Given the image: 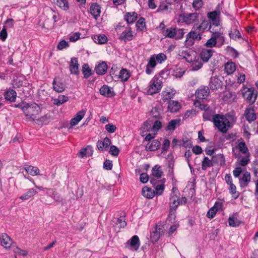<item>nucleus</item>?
Returning <instances> with one entry per match:
<instances>
[{
    "mask_svg": "<svg viewBox=\"0 0 258 258\" xmlns=\"http://www.w3.org/2000/svg\"><path fill=\"white\" fill-rule=\"evenodd\" d=\"M210 91L208 87L202 86L199 88L196 92V97L200 100L207 98L209 95Z\"/></svg>",
    "mask_w": 258,
    "mask_h": 258,
    "instance_id": "nucleus-10",
    "label": "nucleus"
},
{
    "mask_svg": "<svg viewBox=\"0 0 258 258\" xmlns=\"http://www.w3.org/2000/svg\"><path fill=\"white\" fill-rule=\"evenodd\" d=\"M229 35L230 38L234 40L241 37L238 28H231L229 31Z\"/></svg>",
    "mask_w": 258,
    "mask_h": 258,
    "instance_id": "nucleus-41",
    "label": "nucleus"
},
{
    "mask_svg": "<svg viewBox=\"0 0 258 258\" xmlns=\"http://www.w3.org/2000/svg\"><path fill=\"white\" fill-rule=\"evenodd\" d=\"M201 16H202L201 14L195 12L180 15V17L182 18L183 22L187 25H190L194 23H198Z\"/></svg>",
    "mask_w": 258,
    "mask_h": 258,
    "instance_id": "nucleus-7",
    "label": "nucleus"
},
{
    "mask_svg": "<svg viewBox=\"0 0 258 258\" xmlns=\"http://www.w3.org/2000/svg\"><path fill=\"white\" fill-rule=\"evenodd\" d=\"M24 169L26 171L27 173L30 174L32 176L39 175L41 176H44L45 178H47V175L46 174H40V170L37 167L33 166L31 165H25Z\"/></svg>",
    "mask_w": 258,
    "mask_h": 258,
    "instance_id": "nucleus-17",
    "label": "nucleus"
},
{
    "mask_svg": "<svg viewBox=\"0 0 258 258\" xmlns=\"http://www.w3.org/2000/svg\"><path fill=\"white\" fill-rule=\"evenodd\" d=\"M138 18V14L135 12H126L124 15V20L127 22V25L133 24Z\"/></svg>",
    "mask_w": 258,
    "mask_h": 258,
    "instance_id": "nucleus-22",
    "label": "nucleus"
},
{
    "mask_svg": "<svg viewBox=\"0 0 258 258\" xmlns=\"http://www.w3.org/2000/svg\"><path fill=\"white\" fill-rule=\"evenodd\" d=\"M140 245V240L137 235L133 236L126 243V247L134 250H137Z\"/></svg>",
    "mask_w": 258,
    "mask_h": 258,
    "instance_id": "nucleus-9",
    "label": "nucleus"
},
{
    "mask_svg": "<svg viewBox=\"0 0 258 258\" xmlns=\"http://www.w3.org/2000/svg\"><path fill=\"white\" fill-rule=\"evenodd\" d=\"M155 60L158 61V62L161 63L164 60H165L167 58V57L165 54L163 53H160L155 55Z\"/></svg>",
    "mask_w": 258,
    "mask_h": 258,
    "instance_id": "nucleus-62",
    "label": "nucleus"
},
{
    "mask_svg": "<svg viewBox=\"0 0 258 258\" xmlns=\"http://www.w3.org/2000/svg\"><path fill=\"white\" fill-rule=\"evenodd\" d=\"M82 72L86 79L88 78L92 75V70L87 63L83 64L82 67Z\"/></svg>",
    "mask_w": 258,
    "mask_h": 258,
    "instance_id": "nucleus-49",
    "label": "nucleus"
},
{
    "mask_svg": "<svg viewBox=\"0 0 258 258\" xmlns=\"http://www.w3.org/2000/svg\"><path fill=\"white\" fill-rule=\"evenodd\" d=\"M92 154V147L91 146H88L86 148L82 149L78 153V155L80 158H84L86 156H90Z\"/></svg>",
    "mask_w": 258,
    "mask_h": 258,
    "instance_id": "nucleus-29",
    "label": "nucleus"
},
{
    "mask_svg": "<svg viewBox=\"0 0 258 258\" xmlns=\"http://www.w3.org/2000/svg\"><path fill=\"white\" fill-rule=\"evenodd\" d=\"M99 91L101 95L107 98L112 97L115 95L113 88L109 87L107 85L102 86L100 88Z\"/></svg>",
    "mask_w": 258,
    "mask_h": 258,
    "instance_id": "nucleus-11",
    "label": "nucleus"
},
{
    "mask_svg": "<svg viewBox=\"0 0 258 258\" xmlns=\"http://www.w3.org/2000/svg\"><path fill=\"white\" fill-rule=\"evenodd\" d=\"M240 221L238 219H235L233 217H229L228 219V223L230 226L237 227L240 224Z\"/></svg>",
    "mask_w": 258,
    "mask_h": 258,
    "instance_id": "nucleus-59",
    "label": "nucleus"
},
{
    "mask_svg": "<svg viewBox=\"0 0 258 258\" xmlns=\"http://www.w3.org/2000/svg\"><path fill=\"white\" fill-rule=\"evenodd\" d=\"M37 193L38 192L36 189L33 188H29L25 194L22 195L19 198L23 201L27 200L30 199V198L33 197L35 195L37 194Z\"/></svg>",
    "mask_w": 258,
    "mask_h": 258,
    "instance_id": "nucleus-30",
    "label": "nucleus"
},
{
    "mask_svg": "<svg viewBox=\"0 0 258 258\" xmlns=\"http://www.w3.org/2000/svg\"><path fill=\"white\" fill-rule=\"evenodd\" d=\"M180 119H172L169 122L168 125L166 127V130L167 131H174L177 125L180 124Z\"/></svg>",
    "mask_w": 258,
    "mask_h": 258,
    "instance_id": "nucleus-42",
    "label": "nucleus"
},
{
    "mask_svg": "<svg viewBox=\"0 0 258 258\" xmlns=\"http://www.w3.org/2000/svg\"><path fill=\"white\" fill-rule=\"evenodd\" d=\"M162 119H157L154 123L153 125V130L154 131H159L162 126Z\"/></svg>",
    "mask_w": 258,
    "mask_h": 258,
    "instance_id": "nucleus-63",
    "label": "nucleus"
},
{
    "mask_svg": "<svg viewBox=\"0 0 258 258\" xmlns=\"http://www.w3.org/2000/svg\"><path fill=\"white\" fill-rule=\"evenodd\" d=\"M47 190V191L46 192V194L48 196L51 197L53 199V200L57 202H62V199L59 196H58L57 193L55 192L53 189L51 188H46Z\"/></svg>",
    "mask_w": 258,
    "mask_h": 258,
    "instance_id": "nucleus-37",
    "label": "nucleus"
},
{
    "mask_svg": "<svg viewBox=\"0 0 258 258\" xmlns=\"http://www.w3.org/2000/svg\"><path fill=\"white\" fill-rule=\"evenodd\" d=\"M162 87V81L158 77L155 76L151 80L149 83L148 93L149 95H153L157 93L161 90Z\"/></svg>",
    "mask_w": 258,
    "mask_h": 258,
    "instance_id": "nucleus-5",
    "label": "nucleus"
},
{
    "mask_svg": "<svg viewBox=\"0 0 258 258\" xmlns=\"http://www.w3.org/2000/svg\"><path fill=\"white\" fill-rule=\"evenodd\" d=\"M111 144V140L108 138H105L103 140H99L97 143V147L101 151H105Z\"/></svg>",
    "mask_w": 258,
    "mask_h": 258,
    "instance_id": "nucleus-19",
    "label": "nucleus"
},
{
    "mask_svg": "<svg viewBox=\"0 0 258 258\" xmlns=\"http://www.w3.org/2000/svg\"><path fill=\"white\" fill-rule=\"evenodd\" d=\"M180 107V104L175 101L169 102L168 105V109L171 112H176L179 109Z\"/></svg>",
    "mask_w": 258,
    "mask_h": 258,
    "instance_id": "nucleus-38",
    "label": "nucleus"
},
{
    "mask_svg": "<svg viewBox=\"0 0 258 258\" xmlns=\"http://www.w3.org/2000/svg\"><path fill=\"white\" fill-rule=\"evenodd\" d=\"M52 85L53 90L58 93L62 92L66 89L65 85L62 83L59 78H55L53 80Z\"/></svg>",
    "mask_w": 258,
    "mask_h": 258,
    "instance_id": "nucleus-13",
    "label": "nucleus"
},
{
    "mask_svg": "<svg viewBox=\"0 0 258 258\" xmlns=\"http://www.w3.org/2000/svg\"><path fill=\"white\" fill-rule=\"evenodd\" d=\"M219 8L220 5H218L215 11L209 12L207 14L208 18L211 20L213 25L216 26L219 25L220 23L219 16L220 11Z\"/></svg>",
    "mask_w": 258,
    "mask_h": 258,
    "instance_id": "nucleus-8",
    "label": "nucleus"
},
{
    "mask_svg": "<svg viewBox=\"0 0 258 258\" xmlns=\"http://www.w3.org/2000/svg\"><path fill=\"white\" fill-rule=\"evenodd\" d=\"M85 114V110H82L79 111L76 115L71 119L70 122L71 126H75L78 124L79 121L83 118Z\"/></svg>",
    "mask_w": 258,
    "mask_h": 258,
    "instance_id": "nucleus-28",
    "label": "nucleus"
},
{
    "mask_svg": "<svg viewBox=\"0 0 258 258\" xmlns=\"http://www.w3.org/2000/svg\"><path fill=\"white\" fill-rule=\"evenodd\" d=\"M172 74L176 78H181L184 74L185 71L181 67L178 66L173 67L172 68Z\"/></svg>",
    "mask_w": 258,
    "mask_h": 258,
    "instance_id": "nucleus-39",
    "label": "nucleus"
},
{
    "mask_svg": "<svg viewBox=\"0 0 258 258\" xmlns=\"http://www.w3.org/2000/svg\"><path fill=\"white\" fill-rule=\"evenodd\" d=\"M90 12L94 18L97 19L100 16L101 13L100 6L96 3L92 4L90 8Z\"/></svg>",
    "mask_w": 258,
    "mask_h": 258,
    "instance_id": "nucleus-24",
    "label": "nucleus"
},
{
    "mask_svg": "<svg viewBox=\"0 0 258 258\" xmlns=\"http://www.w3.org/2000/svg\"><path fill=\"white\" fill-rule=\"evenodd\" d=\"M94 41L98 44H105L107 42V38L104 34H100L94 36Z\"/></svg>",
    "mask_w": 258,
    "mask_h": 258,
    "instance_id": "nucleus-48",
    "label": "nucleus"
},
{
    "mask_svg": "<svg viewBox=\"0 0 258 258\" xmlns=\"http://www.w3.org/2000/svg\"><path fill=\"white\" fill-rule=\"evenodd\" d=\"M57 5L64 10H67L69 9V4L67 0H57Z\"/></svg>",
    "mask_w": 258,
    "mask_h": 258,
    "instance_id": "nucleus-57",
    "label": "nucleus"
},
{
    "mask_svg": "<svg viewBox=\"0 0 258 258\" xmlns=\"http://www.w3.org/2000/svg\"><path fill=\"white\" fill-rule=\"evenodd\" d=\"M115 30L119 35V39L124 42L132 40L135 37L132 28L128 25L125 26L123 23H119Z\"/></svg>",
    "mask_w": 258,
    "mask_h": 258,
    "instance_id": "nucleus-1",
    "label": "nucleus"
},
{
    "mask_svg": "<svg viewBox=\"0 0 258 258\" xmlns=\"http://www.w3.org/2000/svg\"><path fill=\"white\" fill-rule=\"evenodd\" d=\"M107 69L108 66L106 62L102 61L96 65L95 71L98 75H103L106 73Z\"/></svg>",
    "mask_w": 258,
    "mask_h": 258,
    "instance_id": "nucleus-21",
    "label": "nucleus"
},
{
    "mask_svg": "<svg viewBox=\"0 0 258 258\" xmlns=\"http://www.w3.org/2000/svg\"><path fill=\"white\" fill-rule=\"evenodd\" d=\"M150 238L151 242L155 243L159 239V238H160V236L155 230L154 232L151 233Z\"/></svg>",
    "mask_w": 258,
    "mask_h": 258,
    "instance_id": "nucleus-64",
    "label": "nucleus"
},
{
    "mask_svg": "<svg viewBox=\"0 0 258 258\" xmlns=\"http://www.w3.org/2000/svg\"><path fill=\"white\" fill-rule=\"evenodd\" d=\"M203 66V63L199 59H195L192 61L191 63V70L198 71Z\"/></svg>",
    "mask_w": 258,
    "mask_h": 258,
    "instance_id": "nucleus-53",
    "label": "nucleus"
},
{
    "mask_svg": "<svg viewBox=\"0 0 258 258\" xmlns=\"http://www.w3.org/2000/svg\"><path fill=\"white\" fill-rule=\"evenodd\" d=\"M150 115L156 119H162L163 110L160 105H156L150 111Z\"/></svg>",
    "mask_w": 258,
    "mask_h": 258,
    "instance_id": "nucleus-15",
    "label": "nucleus"
},
{
    "mask_svg": "<svg viewBox=\"0 0 258 258\" xmlns=\"http://www.w3.org/2000/svg\"><path fill=\"white\" fill-rule=\"evenodd\" d=\"M185 32L182 28L170 27L165 29L163 35L166 37L179 40L183 38Z\"/></svg>",
    "mask_w": 258,
    "mask_h": 258,
    "instance_id": "nucleus-4",
    "label": "nucleus"
},
{
    "mask_svg": "<svg viewBox=\"0 0 258 258\" xmlns=\"http://www.w3.org/2000/svg\"><path fill=\"white\" fill-rule=\"evenodd\" d=\"M70 70L71 74L75 75L79 74V63L77 58L73 57L71 58Z\"/></svg>",
    "mask_w": 258,
    "mask_h": 258,
    "instance_id": "nucleus-25",
    "label": "nucleus"
},
{
    "mask_svg": "<svg viewBox=\"0 0 258 258\" xmlns=\"http://www.w3.org/2000/svg\"><path fill=\"white\" fill-rule=\"evenodd\" d=\"M225 71L228 75L232 74L236 70L235 63L232 62H228L225 64Z\"/></svg>",
    "mask_w": 258,
    "mask_h": 258,
    "instance_id": "nucleus-44",
    "label": "nucleus"
},
{
    "mask_svg": "<svg viewBox=\"0 0 258 258\" xmlns=\"http://www.w3.org/2000/svg\"><path fill=\"white\" fill-rule=\"evenodd\" d=\"M241 186H247L250 180V175L248 172H245L242 177L239 179Z\"/></svg>",
    "mask_w": 258,
    "mask_h": 258,
    "instance_id": "nucleus-43",
    "label": "nucleus"
},
{
    "mask_svg": "<svg viewBox=\"0 0 258 258\" xmlns=\"http://www.w3.org/2000/svg\"><path fill=\"white\" fill-rule=\"evenodd\" d=\"M214 51L212 49H203L200 54L201 59L203 62H207L212 57Z\"/></svg>",
    "mask_w": 258,
    "mask_h": 258,
    "instance_id": "nucleus-18",
    "label": "nucleus"
},
{
    "mask_svg": "<svg viewBox=\"0 0 258 258\" xmlns=\"http://www.w3.org/2000/svg\"><path fill=\"white\" fill-rule=\"evenodd\" d=\"M222 204L220 203H216L215 205L207 212V216L209 218H213L216 215L218 208H221Z\"/></svg>",
    "mask_w": 258,
    "mask_h": 258,
    "instance_id": "nucleus-36",
    "label": "nucleus"
},
{
    "mask_svg": "<svg viewBox=\"0 0 258 258\" xmlns=\"http://www.w3.org/2000/svg\"><path fill=\"white\" fill-rule=\"evenodd\" d=\"M1 245L6 249L9 248L12 244V240L11 238L6 234L3 233L0 236Z\"/></svg>",
    "mask_w": 258,
    "mask_h": 258,
    "instance_id": "nucleus-20",
    "label": "nucleus"
},
{
    "mask_svg": "<svg viewBox=\"0 0 258 258\" xmlns=\"http://www.w3.org/2000/svg\"><path fill=\"white\" fill-rule=\"evenodd\" d=\"M115 224L116 227H117L118 228H121L124 227L126 225V223L125 221L124 217H120V218H117Z\"/></svg>",
    "mask_w": 258,
    "mask_h": 258,
    "instance_id": "nucleus-56",
    "label": "nucleus"
},
{
    "mask_svg": "<svg viewBox=\"0 0 258 258\" xmlns=\"http://www.w3.org/2000/svg\"><path fill=\"white\" fill-rule=\"evenodd\" d=\"M69 98L68 96L64 95H59L57 98H55L53 100V104L59 106L63 103L68 101Z\"/></svg>",
    "mask_w": 258,
    "mask_h": 258,
    "instance_id": "nucleus-46",
    "label": "nucleus"
},
{
    "mask_svg": "<svg viewBox=\"0 0 258 258\" xmlns=\"http://www.w3.org/2000/svg\"><path fill=\"white\" fill-rule=\"evenodd\" d=\"M130 73L127 70L125 69H122L119 73L118 76L117 78H120L122 81H126L130 77Z\"/></svg>",
    "mask_w": 258,
    "mask_h": 258,
    "instance_id": "nucleus-40",
    "label": "nucleus"
},
{
    "mask_svg": "<svg viewBox=\"0 0 258 258\" xmlns=\"http://www.w3.org/2000/svg\"><path fill=\"white\" fill-rule=\"evenodd\" d=\"M213 166L212 161L208 157H205L202 162V169L206 170L207 168L212 167Z\"/></svg>",
    "mask_w": 258,
    "mask_h": 258,
    "instance_id": "nucleus-47",
    "label": "nucleus"
},
{
    "mask_svg": "<svg viewBox=\"0 0 258 258\" xmlns=\"http://www.w3.org/2000/svg\"><path fill=\"white\" fill-rule=\"evenodd\" d=\"M163 173V171H162V169L160 166L156 165L152 168L153 175L158 178H160L162 176Z\"/></svg>",
    "mask_w": 258,
    "mask_h": 258,
    "instance_id": "nucleus-50",
    "label": "nucleus"
},
{
    "mask_svg": "<svg viewBox=\"0 0 258 258\" xmlns=\"http://www.w3.org/2000/svg\"><path fill=\"white\" fill-rule=\"evenodd\" d=\"M222 85V82L219 79L217 76H212L211 77L209 86L211 90H217L218 89L221 88Z\"/></svg>",
    "mask_w": 258,
    "mask_h": 258,
    "instance_id": "nucleus-12",
    "label": "nucleus"
},
{
    "mask_svg": "<svg viewBox=\"0 0 258 258\" xmlns=\"http://www.w3.org/2000/svg\"><path fill=\"white\" fill-rule=\"evenodd\" d=\"M229 192L234 199H236L239 196V192L236 190V187L234 184L230 185Z\"/></svg>",
    "mask_w": 258,
    "mask_h": 258,
    "instance_id": "nucleus-54",
    "label": "nucleus"
},
{
    "mask_svg": "<svg viewBox=\"0 0 258 258\" xmlns=\"http://www.w3.org/2000/svg\"><path fill=\"white\" fill-rule=\"evenodd\" d=\"M201 33L196 29H192L186 35L184 44L187 47L192 46L196 40L202 39Z\"/></svg>",
    "mask_w": 258,
    "mask_h": 258,
    "instance_id": "nucleus-6",
    "label": "nucleus"
},
{
    "mask_svg": "<svg viewBox=\"0 0 258 258\" xmlns=\"http://www.w3.org/2000/svg\"><path fill=\"white\" fill-rule=\"evenodd\" d=\"M161 146V143L157 140H154L149 142L146 146V151H154L159 149Z\"/></svg>",
    "mask_w": 258,
    "mask_h": 258,
    "instance_id": "nucleus-26",
    "label": "nucleus"
},
{
    "mask_svg": "<svg viewBox=\"0 0 258 258\" xmlns=\"http://www.w3.org/2000/svg\"><path fill=\"white\" fill-rule=\"evenodd\" d=\"M238 149L239 151L243 154H245L248 151V149L245 145V142L243 141L240 142L238 144Z\"/></svg>",
    "mask_w": 258,
    "mask_h": 258,
    "instance_id": "nucleus-61",
    "label": "nucleus"
},
{
    "mask_svg": "<svg viewBox=\"0 0 258 258\" xmlns=\"http://www.w3.org/2000/svg\"><path fill=\"white\" fill-rule=\"evenodd\" d=\"M41 112L40 106L36 103L26 104V107L23 108V113L27 119H30L34 121Z\"/></svg>",
    "mask_w": 258,
    "mask_h": 258,
    "instance_id": "nucleus-2",
    "label": "nucleus"
},
{
    "mask_svg": "<svg viewBox=\"0 0 258 258\" xmlns=\"http://www.w3.org/2000/svg\"><path fill=\"white\" fill-rule=\"evenodd\" d=\"M142 193L144 197L148 199H152L155 194L154 190L146 186L142 188Z\"/></svg>",
    "mask_w": 258,
    "mask_h": 258,
    "instance_id": "nucleus-32",
    "label": "nucleus"
},
{
    "mask_svg": "<svg viewBox=\"0 0 258 258\" xmlns=\"http://www.w3.org/2000/svg\"><path fill=\"white\" fill-rule=\"evenodd\" d=\"M157 64L156 60H155V55H152L146 66V73L150 75L152 73V69H154Z\"/></svg>",
    "mask_w": 258,
    "mask_h": 258,
    "instance_id": "nucleus-27",
    "label": "nucleus"
},
{
    "mask_svg": "<svg viewBox=\"0 0 258 258\" xmlns=\"http://www.w3.org/2000/svg\"><path fill=\"white\" fill-rule=\"evenodd\" d=\"M175 95L173 91H164L162 93V99L163 101H168L172 98Z\"/></svg>",
    "mask_w": 258,
    "mask_h": 258,
    "instance_id": "nucleus-45",
    "label": "nucleus"
},
{
    "mask_svg": "<svg viewBox=\"0 0 258 258\" xmlns=\"http://www.w3.org/2000/svg\"><path fill=\"white\" fill-rule=\"evenodd\" d=\"M155 230L161 237L164 234L166 231V228L164 225H156Z\"/></svg>",
    "mask_w": 258,
    "mask_h": 258,
    "instance_id": "nucleus-60",
    "label": "nucleus"
},
{
    "mask_svg": "<svg viewBox=\"0 0 258 258\" xmlns=\"http://www.w3.org/2000/svg\"><path fill=\"white\" fill-rule=\"evenodd\" d=\"M215 114V111L211 109L210 110H206L203 114V120L212 121L213 122V118Z\"/></svg>",
    "mask_w": 258,
    "mask_h": 258,
    "instance_id": "nucleus-35",
    "label": "nucleus"
},
{
    "mask_svg": "<svg viewBox=\"0 0 258 258\" xmlns=\"http://www.w3.org/2000/svg\"><path fill=\"white\" fill-rule=\"evenodd\" d=\"M209 25V23L207 21H203L200 25L196 24L192 27V29H196L199 31L201 33L206 30Z\"/></svg>",
    "mask_w": 258,
    "mask_h": 258,
    "instance_id": "nucleus-31",
    "label": "nucleus"
},
{
    "mask_svg": "<svg viewBox=\"0 0 258 258\" xmlns=\"http://www.w3.org/2000/svg\"><path fill=\"white\" fill-rule=\"evenodd\" d=\"M49 117L50 116L47 114H45L40 117L38 116L35 120V122L39 124H46L49 121Z\"/></svg>",
    "mask_w": 258,
    "mask_h": 258,
    "instance_id": "nucleus-52",
    "label": "nucleus"
},
{
    "mask_svg": "<svg viewBox=\"0 0 258 258\" xmlns=\"http://www.w3.org/2000/svg\"><path fill=\"white\" fill-rule=\"evenodd\" d=\"M179 204V196L171 195L169 200L170 208L177 209Z\"/></svg>",
    "mask_w": 258,
    "mask_h": 258,
    "instance_id": "nucleus-34",
    "label": "nucleus"
},
{
    "mask_svg": "<svg viewBox=\"0 0 258 258\" xmlns=\"http://www.w3.org/2000/svg\"><path fill=\"white\" fill-rule=\"evenodd\" d=\"M246 119L249 122H251L256 118V114L254 113V109L251 106L246 108L244 114Z\"/></svg>",
    "mask_w": 258,
    "mask_h": 258,
    "instance_id": "nucleus-16",
    "label": "nucleus"
},
{
    "mask_svg": "<svg viewBox=\"0 0 258 258\" xmlns=\"http://www.w3.org/2000/svg\"><path fill=\"white\" fill-rule=\"evenodd\" d=\"M219 37V32H216L212 34L211 38L208 40L205 45L207 47H213L216 46L218 38Z\"/></svg>",
    "mask_w": 258,
    "mask_h": 258,
    "instance_id": "nucleus-23",
    "label": "nucleus"
},
{
    "mask_svg": "<svg viewBox=\"0 0 258 258\" xmlns=\"http://www.w3.org/2000/svg\"><path fill=\"white\" fill-rule=\"evenodd\" d=\"M243 96L250 103L249 106H251L255 102L257 95H254L253 89L248 88L243 93Z\"/></svg>",
    "mask_w": 258,
    "mask_h": 258,
    "instance_id": "nucleus-14",
    "label": "nucleus"
},
{
    "mask_svg": "<svg viewBox=\"0 0 258 258\" xmlns=\"http://www.w3.org/2000/svg\"><path fill=\"white\" fill-rule=\"evenodd\" d=\"M213 122L218 130L223 133H226L230 127L229 119L223 115L215 114L213 118Z\"/></svg>",
    "mask_w": 258,
    "mask_h": 258,
    "instance_id": "nucleus-3",
    "label": "nucleus"
},
{
    "mask_svg": "<svg viewBox=\"0 0 258 258\" xmlns=\"http://www.w3.org/2000/svg\"><path fill=\"white\" fill-rule=\"evenodd\" d=\"M164 182H165V179L164 180V181L160 183V184H158L156 185V186L155 187V192H156V195H161L164 190V188H165V186H164Z\"/></svg>",
    "mask_w": 258,
    "mask_h": 258,
    "instance_id": "nucleus-55",
    "label": "nucleus"
},
{
    "mask_svg": "<svg viewBox=\"0 0 258 258\" xmlns=\"http://www.w3.org/2000/svg\"><path fill=\"white\" fill-rule=\"evenodd\" d=\"M17 97V93L13 89H10L5 93V98L10 102H15Z\"/></svg>",
    "mask_w": 258,
    "mask_h": 258,
    "instance_id": "nucleus-33",
    "label": "nucleus"
},
{
    "mask_svg": "<svg viewBox=\"0 0 258 258\" xmlns=\"http://www.w3.org/2000/svg\"><path fill=\"white\" fill-rule=\"evenodd\" d=\"M119 152H120V151H119V149L115 146L112 145L110 147L109 153L111 155H112L113 156L117 157L118 155Z\"/></svg>",
    "mask_w": 258,
    "mask_h": 258,
    "instance_id": "nucleus-58",
    "label": "nucleus"
},
{
    "mask_svg": "<svg viewBox=\"0 0 258 258\" xmlns=\"http://www.w3.org/2000/svg\"><path fill=\"white\" fill-rule=\"evenodd\" d=\"M136 28L138 30L143 31L146 28V22L145 18L141 17L137 22L136 24Z\"/></svg>",
    "mask_w": 258,
    "mask_h": 258,
    "instance_id": "nucleus-51",
    "label": "nucleus"
}]
</instances>
